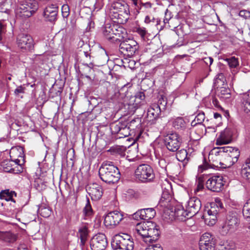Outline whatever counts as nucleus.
<instances>
[{
    "label": "nucleus",
    "mask_w": 250,
    "mask_h": 250,
    "mask_svg": "<svg viewBox=\"0 0 250 250\" xmlns=\"http://www.w3.org/2000/svg\"><path fill=\"white\" fill-rule=\"evenodd\" d=\"M206 187L214 192H219L224 186L223 177L221 175H214L206 182Z\"/></svg>",
    "instance_id": "4468645a"
},
{
    "label": "nucleus",
    "mask_w": 250,
    "mask_h": 250,
    "mask_svg": "<svg viewBox=\"0 0 250 250\" xmlns=\"http://www.w3.org/2000/svg\"><path fill=\"white\" fill-rule=\"evenodd\" d=\"M86 190L91 196L92 200L94 201L100 199L103 194L102 187L97 183L89 184L86 187Z\"/></svg>",
    "instance_id": "a211bd4d"
},
{
    "label": "nucleus",
    "mask_w": 250,
    "mask_h": 250,
    "mask_svg": "<svg viewBox=\"0 0 250 250\" xmlns=\"http://www.w3.org/2000/svg\"><path fill=\"white\" fill-rule=\"evenodd\" d=\"M230 96V89L225 87L220 88V97L223 98H229Z\"/></svg>",
    "instance_id": "79ce46f5"
},
{
    "label": "nucleus",
    "mask_w": 250,
    "mask_h": 250,
    "mask_svg": "<svg viewBox=\"0 0 250 250\" xmlns=\"http://www.w3.org/2000/svg\"><path fill=\"white\" fill-rule=\"evenodd\" d=\"M135 176L137 180L143 183L152 182L155 178L152 168L146 164L139 166L135 170Z\"/></svg>",
    "instance_id": "39448f33"
},
{
    "label": "nucleus",
    "mask_w": 250,
    "mask_h": 250,
    "mask_svg": "<svg viewBox=\"0 0 250 250\" xmlns=\"http://www.w3.org/2000/svg\"><path fill=\"white\" fill-rule=\"evenodd\" d=\"M243 214L247 218H250V198L247 201L243 207Z\"/></svg>",
    "instance_id": "4c0bfd02"
},
{
    "label": "nucleus",
    "mask_w": 250,
    "mask_h": 250,
    "mask_svg": "<svg viewBox=\"0 0 250 250\" xmlns=\"http://www.w3.org/2000/svg\"><path fill=\"white\" fill-rule=\"evenodd\" d=\"M201 208V202L200 199L196 197H191L186 206L187 211L189 214V217L196 214Z\"/></svg>",
    "instance_id": "6ab92c4d"
},
{
    "label": "nucleus",
    "mask_w": 250,
    "mask_h": 250,
    "mask_svg": "<svg viewBox=\"0 0 250 250\" xmlns=\"http://www.w3.org/2000/svg\"><path fill=\"white\" fill-rule=\"evenodd\" d=\"M172 216H173L175 219L180 221H184L186 220V218H189V214L187 211V209L185 210L184 208L181 205H178L175 207L174 210H172Z\"/></svg>",
    "instance_id": "5701e85b"
},
{
    "label": "nucleus",
    "mask_w": 250,
    "mask_h": 250,
    "mask_svg": "<svg viewBox=\"0 0 250 250\" xmlns=\"http://www.w3.org/2000/svg\"><path fill=\"white\" fill-rule=\"evenodd\" d=\"M115 17H117L121 23L126 22L129 17V8L127 6L124 7L123 9L119 10L118 15H116Z\"/></svg>",
    "instance_id": "bb28decb"
},
{
    "label": "nucleus",
    "mask_w": 250,
    "mask_h": 250,
    "mask_svg": "<svg viewBox=\"0 0 250 250\" xmlns=\"http://www.w3.org/2000/svg\"><path fill=\"white\" fill-rule=\"evenodd\" d=\"M204 188V185L203 183L198 182L197 188L194 189V192L197 193L199 191L203 189Z\"/></svg>",
    "instance_id": "bf43d9fd"
},
{
    "label": "nucleus",
    "mask_w": 250,
    "mask_h": 250,
    "mask_svg": "<svg viewBox=\"0 0 250 250\" xmlns=\"http://www.w3.org/2000/svg\"><path fill=\"white\" fill-rule=\"evenodd\" d=\"M99 174L101 180L108 184L115 183L120 178L119 169L111 162L103 163L99 168Z\"/></svg>",
    "instance_id": "7ed1b4c3"
},
{
    "label": "nucleus",
    "mask_w": 250,
    "mask_h": 250,
    "mask_svg": "<svg viewBox=\"0 0 250 250\" xmlns=\"http://www.w3.org/2000/svg\"><path fill=\"white\" fill-rule=\"evenodd\" d=\"M169 20V19H168V18L164 19V21H163L164 24H166L167 23H168Z\"/></svg>",
    "instance_id": "774afa93"
},
{
    "label": "nucleus",
    "mask_w": 250,
    "mask_h": 250,
    "mask_svg": "<svg viewBox=\"0 0 250 250\" xmlns=\"http://www.w3.org/2000/svg\"><path fill=\"white\" fill-rule=\"evenodd\" d=\"M18 7L17 11L22 16L28 18L37 10L38 4L35 0H24L20 2Z\"/></svg>",
    "instance_id": "423d86ee"
},
{
    "label": "nucleus",
    "mask_w": 250,
    "mask_h": 250,
    "mask_svg": "<svg viewBox=\"0 0 250 250\" xmlns=\"http://www.w3.org/2000/svg\"><path fill=\"white\" fill-rule=\"evenodd\" d=\"M139 46L137 42L133 40L128 39L121 42L119 50L124 56L132 57L137 51Z\"/></svg>",
    "instance_id": "1a4fd4ad"
},
{
    "label": "nucleus",
    "mask_w": 250,
    "mask_h": 250,
    "mask_svg": "<svg viewBox=\"0 0 250 250\" xmlns=\"http://www.w3.org/2000/svg\"><path fill=\"white\" fill-rule=\"evenodd\" d=\"M182 143V139L177 133L167 134L164 139V144L167 148L172 152L177 151Z\"/></svg>",
    "instance_id": "9d476101"
},
{
    "label": "nucleus",
    "mask_w": 250,
    "mask_h": 250,
    "mask_svg": "<svg viewBox=\"0 0 250 250\" xmlns=\"http://www.w3.org/2000/svg\"><path fill=\"white\" fill-rule=\"evenodd\" d=\"M213 116L214 119H221L222 118L221 115L218 113H214Z\"/></svg>",
    "instance_id": "338daca9"
},
{
    "label": "nucleus",
    "mask_w": 250,
    "mask_h": 250,
    "mask_svg": "<svg viewBox=\"0 0 250 250\" xmlns=\"http://www.w3.org/2000/svg\"><path fill=\"white\" fill-rule=\"evenodd\" d=\"M244 164L248 165L250 167V155L246 159L245 163Z\"/></svg>",
    "instance_id": "0e129e2a"
},
{
    "label": "nucleus",
    "mask_w": 250,
    "mask_h": 250,
    "mask_svg": "<svg viewBox=\"0 0 250 250\" xmlns=\"http://www.w3.org/2000/svg\"><path fill=\"white\" fill-rule=\"evenodd\" d=\"M123 28H116L115 25L107 24L104 27L103 32L104 37L108 40L114 43H119L123 36L122 35Z\"/></svg>",
    "instance_id": "0eeeda50"
},
{
    "label": "nucleus",
    "mask_w": 250,
    "mask_h": 250,
    "mask_svg": "<svg viewBox=\"0 0 250 250\" xmlns=\"http://www.w3.org/2000/svg\"><path fill=\"white\" fill-rule=\"evenodd\" d=\"M127 193L128 194V196H130V198H136L138 197V193L132 189L128 190Z\"/></svg>",
    "instance_id": "4d7b16f0"
},
{
    "label": "nucleus",
    "mask_w": 250,
    "mask_h": 250,
    "mask_svg": "<svg viewBox=\"0 0 250 250\" xmlns=\"http://www.w3.org/2000/svg\"><path fill=\"white\" fill-rule=\"evenodd\" d=\"M10 156L12 161L16 164L21 165V161L24 163V151L23 148L20 146L12 147L10 151Z\"/></svg>",
    "instance_id": "aec40b11"
},
{
    "label": "nucleus",
    "mask_w": 250,
    "mask_h": 250,
    "mask_svg": "<svg viewBox=\"0 0 250 250\" xmlns=\"http://www.w3.org/2000/svg\"><path fill=\"white\" fill-rule=\"evenodd\" d=\"M135 97V102H137V103H136V104H137L140 103L142 101H144L145 100V95L144 92H138L136 94Z\"/></svg>",
    "instance_id": "c03bdc74"
},
{
    "label": "nucleus",
    "mask_w": 250,
    "mask_h": 250,
    "mask_svg": "<svg viewBox=\"0 0 250 250\" xmlns=\"http://www.w3.org/2000/svg\"><path fill=\"white\" fill-rule=\"evenodd\" d=\"M145 250H163V248L159 244L150 246Z\"/></svg>",
    "instance_id": "6e6d98bb"
},
{
    "label": "nucleus",
    "mask_w": 250,
    "mask_h": 250,
    "mask_svg": "<svg viewBox=\"0 0 250 250\" xmlns=\"http://www.w3.org/2000/svg\"><path fill=\"white\" fill-rule=\"evenodd\" d=\"M119 134V138L126 137L130 135L129 128L125 123H124V126H123V128L121 129Z\"/></svg>",
    "instance_id": "58836bf2"
},
{
    "label": "nucleus",
    "mask_w": 250,
    "mask_h": 250,
    "mask_svg": "<svg viewBox=\"0 0 250 250\" xmlns=\"http://www.w3.org/2000/svg\"><path fill=\"white\" fill-rule=\"evenodd\" d=\"M158 164H159V166L162 169H164L165 170L167 169V164L165 159H160L159 160Z\"/></svg>",
    "instance_id": "603ef678"
},
{
    "label": "nucleus",
    "mask_w": 250,
    "mask_h": 250,
    "mask_svg": "<svg viewBox=\"0 0 250 250\" xmlns=\"http://www.w3.org/2000/svg\"><path fill=\"white\" fill-rule=\"evenodd\" d=\"M223 59L228 63V64L230 69H237L239 67V62L238 58L233 56L229 58H223Z\"/></svg>",
    "instance_id": "c85d7f7f"
},
{
    "label": "nucleus",
    "mask_w": 250,
    "mask_h": 250,
    "mask_svg": "<svg viewBox=\"0 0 250 250\" xmlns=\"http://www.w3.org/2000/svg\"><path fill=\"white\" fill-rule=\"evenodd\" d=\"M176 158L179 161L187 164L189 160V156L188 155L186 149H181L177 151L176 153Z\"/></svg>",
    "instance_id": "c756f323"
},
{
    "label": "nucleus",
    "mask_w": 250,
    "mask_h": 250,
    "mask_svg": "<svg viewBox=\"0 0 250 250\" xmlns=\"http://www.w3.org/2000/svg\"><path fill=\"white\" fill-rule=\"evenodd\" d=\"M204 62L205 63L209 65H210L213 61V59L211 57H206L204 59Z\"/></svg>",
    "instance_id": "13d9d810"
},
{
    "label": "nucleus",
    "mask_w": 250,
    "mask_h": 250,
    "mask_svg": "<svg viewBox=\"0 0 250 250\" xmlns=\"http://www.w3.org/2000/svg\"><path fill=\"white\" fill-rule=\"evenodd\" d=\"M124 7H125V5H122L120 2H114L111 5V7L115 10V11H114L113 12L117 14V15H118L119 10L123 9Z\"/></svg>",
    "instance_id": "37998d69"
},
{
    "label": "nucleus",
    "mask_w": 250,
    "mask_h": 250,
    "mask_svg": "<svg viewBox=\"0 0 250 250\" xmlns=\"http://www.w3.org/2000/svg\"><path fill=\"white\" fill-rule=\"evenodd\" d=\"M62 15L64 18H67L69 15V7L67 4H64L62 7Z\"/></svg>",
    "instance_id": "a18cd8bd"
},
{
    "label": "nucleus",
    "mask_w": 250,
    "mask_h": 250,
    "mask_svg": "<svg viewBox=\"0 0 250 250\" xmlns=\"http://www.w3.org/2000/svg\"><path fill=\"white\" fill-rule=\"evenodd\" d=\"M167 104L166 98L164 97H162L159 99L158 103L157 104H159L161 107V110H164L166 108V105Z\"/></svg>",
    "instance_id": "de8ad7c7"
},
{
    "label": "nucleus",
    "mask_w": 250,
    "mask_h": 250,
    "mask_svg": "<svg viewBox=\"0 0 250 250\" xmlns=\"http://www.w3.org/2000/svg\"><path fill=\"white\" fill-rule=\"evenodd\" d=\"M241 102L244 112L250 116V91L242 95Z\"/></svg>",
    "instance_id": "b1692460"
},
{
    "label": "nucleus",
    "mask_w": 250,
    "mask_h": 250,
    "mask_svg": "<svg viewBox=\"0 0 250 250\" xmlns=\"http://www.w3.org/2000/svg\"><path fill=\"white\" fill-rule=\"evenodd\" d=\"M137 7H135V8L136 9L137 12L139 13L141 11L144 12V10H146V9L151 8L152 7V4L150 2H141L140 4V7H139L138 6Z\"/></svg>",
    "instance_id": "a19ab883"
},
{
    "label": "nucleus",
    "mask_w": 250,
    "mask_h": 250,
    "mask_svg": "<svg viewBox=\"0 0 250 250\" xmlns=\"http://www.w3.org/2000/svg\"><path fill=\"white\" fill-rule=\"evenodd\" d=\"M239 15L240 17L247 19L250 17V13L249 11L245 10H241L239 12Z\"/></svg>",
    "instance_id": "5fc2aeb1"
},
{
    "label": "nucleus",
    "mask_w": 250,
    "mask_h": 250,
    "mask_svg": "<svg viewBox=\"0 0 250 250\" xmlns=\"http://www.w3.org/2000/svg\"><path fill=\"white\" fill-rule=\"evenodd\" d=\"M207 168L206 166L200 165L198 167L199 171L201 172H203V171Z\"/></svg>",
    "instance_id": "69168bd1"
},
{
    "label": "nucleus",
    "mask_w": 250,
    "mask_h": 250,
    "mask_svg": "<svg viewBox=\"0 0 250 250\" xmlns=\"http://www.w3.org/2000/svg\"><path fill=\"white\" fill-rule=\"evenodd\" d=\"M155 20V19L154 18H153V19H152V20H151L150 19V17L148 16H146L145 18V21L146 23H149L151 21H153L154 20Z\"/></svg>",
    "instance_id": "680f3d73"
},
{
    "label": "nucleus",
    "mask_w": 250,
    "mask_h": 250,
    "mask_svg": "<svg viewBox=\"0 0 250 250\" xmlns=\"http://www.w3.org/2000/svg\"><path fill=\"white\" fill-rule=\"evenodd\" d=\"M168 185H167V188H169V189H167V191H165L164 190L163 192V193H162V198H164V199H168L170 195V194H171V189H172V188H171V186L168 183Z\"/></svg>",
    "instance_id": "49530a36"
},
{
    "label": "nucleus",
    "mask_w": 250,
    "mask_h": 250,
    "mask_svg": "<svg viewBox=\"0 0 250 250\" xmlns=\"http://www.w3.org/2000/svg\"><path fill=\"white\" fill-rule=\"evenodd\" d=\"M161 107L156 104H152L147 110V116L151 120L156 119L161 112Z\"/></svg>",
    "instance_id": "393cba45"
},
{
    "label": "nucleus",
    "mask_w": 250,
    "mask_h": 250,
    "mask_svg": "<svg viewBox=\"0 0 250 250\" xmlns=\"http://www.w3.org/2000/svg\"><path fill=\"white\" fill-rule=\"evenodd\" d=\"M123 215L118 211L108 213L104 217V224L106 227L115 226L123 220Z\"/></svg>",
    "instance_id": "dca6fc26"
},
{
    "label": "nucleus",
    "mask_w": 250,
    "mask_h": 250,
    "mask_svg": "<svg viewBox=\"0 0 250 250\" xmlns=\"http://www.w3.org/2000/svg\"><path fill=\"white\" fill-rule=\"evenodd\" d=\"M241 174L243 178L250 179V167L243 164L241 168Z\"/></svg>",
    "instance_id": "f704fd0d"
},
{
    "label": "nucleus",
    "mask_w": 250,
    "mask_h": 250,
    "mask_svg": "<svg viewBox=\"0 0 250 250\" xmlns=\"http://www.w3.org/2000/svg\"><path fill=\"white\" fill-rule=\"evenodd\" d=\"M126 150V147L124 146H116L111 148L110 151L113 154H118L121 156L125 155V151Z\"/></svg>",
    "instance_id": "473e14b6"
},
{
    "label": "nucleus",
    "mask_w": 250,
    "mask_h": 250,
    "mask_svg": "<svg viewBox=\"0 0 250 250\" xmlns=\"http://www.w3.org/2000/svg\"><path fill=\"white\" fill-rule=\"evenodd\" d=\"M185 122L181 117H178L174 119L172 122V125L177 129L182 128L185 126Z\"/></svg>",
    "instance_id": "c9c22d12"
},
{
    "label": "nucleus",
    "mask_w": 250,
    "mask_h": 250,
    "mask_svg": "<svg viewBox=\"0 0 250 250\" xmlns=\"http://www.w3.org/2000/svg\"><path fill=\"white\" fill-rule=\"evenodd\" d=\"M18 250H29L27 247L24 245H21L19 248Z\"/></svg>",
    "instance_id": "e2e57ef3"
},
{
    "label": "nucleus",
    "mask_w": 250,
    "mask_h": 250,
    "mask_svg": "<svg viewBox=\"0 0 250 250\" xmlns=\"http://www.w3.org/2000/svg\"><path fill=\"white\" fill-rule=\"evenodd\" d=\"M57 14L58 7L55 4H51L45 8L43 16L46 21L53 22L56 20Z\"/></svg>",
    "instance_id": "412c9836"
},
{
    "label": "nucleus",
    "mask_w": 250,
    "mask_h": 250,
    "mask_svg": "<svg viewBox=\"0 0 250 250\" xmlns=\"http://www.w3.org/2000/svg\"><path fill=\"white\" fill-rule=\"evenodd\" d=\"M17 43L21 49L31 51L34 48V41L32 37L26 34H20L17 37Z\"/></svg>",
    "instance_id": "9b49d317"
},
{
    "label": "nucleus",
    "mask_w": 250,
    "mask_h": 250,
    "mask_svg": "<svg viewBox=\"0 0 250 250\" xmlns=\"http://www.w3.org/2000/svg\"><path fill=\"white\" fill-rule=\"evenodd\" d=\"M219 250H235V246L233 243H231L222 247Z\"/></svg>",
    "instance_id": "8fccbe9b"
},
{
    "label": "nucleus",
    "mask_w": 250,
    "mask_h": 250,
    "mask_svg": "<svg viewBox=\"0 0 250 250\" xmlns=\"http://www.w3.org/2000/svg\"><path fill=\"white\" fill-rule=\"evenodd\" d=\"M232 140V132L229 128H226L222 131L216 139V144L217 145L228 144Z\"/></svg>",
    "instance_id": "4be33fe9"
},
{
    "label": "nucleus",
    "mask_w": 250,
    "mask_h": 250,
    "mask_svg": "<svg viewBox=\"0 0 250 250\" xmlns=\"http://www.w3.org/2000/svg\"><path fill=\"white\" fill-rule=\"evenodd\" d=\"M111 245L114 250H133L134 243L130 235L120 233L114 236Z\"/></svg>",
    "instance_id": "20e7f679"
},
{
    "label": "nucleus",
    "mask_w": 250,
    "mask_h": 250,
    "mask_svg": "<svg viewBox=\"0 0 250 250\" xmlns=\"http://www.w3.org/2000/svg\"><path fill=\"white\" fill-rule=\"evenodd\" d=\"M205 116L203 112H200L195 117L194 121L191 122V125L194 126L196 124H201L205 120Z\"/></svg>",
    "instance_id": "e433bc0d"
},
{
    "label": "nucleus",
    "mask_w": 250,
    "mask_h": 250,
    "mask_svg": "<svg viewBox=\"0 0 250 250\" xmlns=\"http://www.w3.org/2000/svg\"><path fill=\"white\" fill-rule=\"evenodd\" d=\"M220 211L218 205L213 204L210 208L205 212L203 217L205 219V223L208 226H213L216 223L217 215Z\"/></svg>",
    "instance_id": "2eb2a0df"
},
{
    "label": "nucleus",
    "mask_w": 250,
    "mask_h": 250,
    "mask_svg": "<svg viewBox=\"0 0 250 250\" xmlns=\"http://www.w3.org/2000/svg\"><path fill=\"white\" fill-rule=\"evenodd\" d=\"M124 123L116 122L112 123L110 125V129L113 134H119L123 126Z\"/></svg>",
    "instance_id": "72a5a7b5"
},
{
    "label": "nucleus",
    "mask_w": 250,
    "mask_h": 250,
    "mask_svg": "<svg viewBox=\"0 0 250 250\" xmlns=\"http://www.w3.org/2000/svg\"><path fill=\"white\" fill-rule=\"evenodd\" d=\"M156 215V211L154 208L141 209L132 215V218L136 220H148L153 218Z\"/></svg>",
    "instance_id": "f3484780"
},
{
    "label": "nucleus",
    "mask_w": 250,
    "mask_h": 250,
    "mask_svg": "<svg viewBox=\"0 0 250 250\" xmlns=\"http://www.w3.org/2000/svg\"><path fill=\"white\" fill-rule=\"evenodd\" d=\"M239 222L237 213L235 211L229 212L227 214L225 224L222 228V232L223 234H227L235 231L238 228Z\"/></svg>",
    "instance_id": "6e6552de"
},
{
    "label": "nucleus",
    "mask_w": 250,
    "mask_h": 250,
    "mask_svg": "<svg viewBox=\"0 0 250 250\" xmlns=\"http://www.w3.org/2000/svg\"><path fill=\"white\" fill-rule=\"evenodd\" d=\"M39 211L41 214L44 217L48 216L49 215V213H50L49 210L46 208H41Z\"/></svg>",
    "instance_id": "3c124183"
},
{
    "label": "nucleus",
    "mask_w": 250,
    "mask_h": 250,
    "mask_svg": "<svg viewBox=\"0 0 250 250\" xmlns=\"http://www.w3.org/2000/svg\"><path fill=\"white\" fill-rule=\"evenodd\" d=\"M223 149V147L213 149L209 154V161L216 167H230L236 162H233V159Z\"/></svg>",
    "instance_id": "f03ea898"
},
{
    "label": "nucleus",
    "mask_w": 250,
    "mask_h": 250,
    "mask_svg": "<svg viewBox=\"0 0 250 250\" xmlns=\"http://www.w3.org/2000/svg\"><path fill=\"white\" fill-rule=\"evenodd\" d=\"M136 31L142 38H144L146 33V31L144 27L138 28Z\"/></svg>",
    "instance_id": "864d4df0"
},
{
    "label": "nucleus",
    "mask_w": 250,
    "mask_h": 250,
    "mask_svg": "<svg viewBox=\"0 0 250 250\" xmlns=\"http://www.w3.org/2000/svg\"><path fill=\"white\" fill-rule=\"evenodd\" d=\"M83 211L85 217H90L93 214V210L88 199Z\"/></svg>",
    "instance_id": "ea45409f"
},
{
    "label": "nucleus",
    "mask_w": 250,
    "mask_h": 250,
    "mask_svg": "<svg viewBox=\"0 0 250 250\" xmlns=\"http://www.w3.org/2000/svg\"><path fill=\"white\" fill-rule=\"evenodd\" d=\"M25 87L20 85L18 86L14 90V94L16 96H19L21 94H23L25 92Z\"/></svg>",
    "instance_id": "09e8293b"
},
{
    "label": "nucleus",
    "mask_w": 250,
    "mask_h": 250,
    "mask_svg": "<svg viewBox=\"0 0 250 250\" xmlns=\"http://www.w3.org/2000/svg\"><path fill=\"white\" fill-rule=\"evenodd\" d=\"M136 122V120H132V121H131L130 122V123H129L128 124V127L130 129V128H131L132 129H134V124Z\"/></svg>",
    "instance_id": "052dcab7"
},
{
    "label": "nucleus",
    "mask_w": 250,
    "mask_h": 250,
    "mask_svg": "<svg viewBox=\"0 0 250 250\" xmlns=\"http://www.w3.org/2000/svg\"><path fill=\"white\" fill-rule=\"evenodd\" d=\"M136 235L141 237L147 244L155 242L160 234L159 226L152 222H146L138 224L135 228Z\"/></svg>",
    "instance_id": "f257e3e1"
},
{
    "label": "nucleus",
    "mask_w": 250,
    "mask_h": 250,
    "mask_svg": "<svg viewBox=\"0 0 250 250\" xmlns=\"http://www.w3.org/2000/svg\"><path fill=\"white\" fill-rule=\"evenodd\" d=\"M78 233L81 239V243L83 245L87 239L88 235V228L86 226H83L80 228Z\"/></svg>",
    "instance_id": "2f4dec72"
},
{
    "label": "nucleus",
    "mask_w": 250,
    "mask_h": 250,
    "mask_svg": "<svg viewBox=\"0 0 250 250\" xmlns=\"http://www.w3.org/2000/svg\"><path fill=\"white\" fill-rule=\"evenodd\" d=\"M90 248L92 250H104L107 246V241L103 233H98L90 240Z\"/></svg>",
    "instance_id": "ddd939ff"
},
{
    "label": "nucleus",
    "mask_w": 250,
    "mask_h": 250,
    "mask_svg": "<svg viewBox=\"0 0 250 250\" xmlns=\"http://www.w3.org/2000/svg\"><path fill=\"white\" fill-rule=\"evenodd\" d=\"M0 239L9 243H13L17 240L16 235L9 231H0Z\"/></svg>",
    "instance_id": "cd10ccee"
},
{
    "label": "nucleus",
    "mask_w": 250,
    "mask_h": 250,
    "mask_svg": "<svg viewBox=\"0 0 250 250\" xmlns=\"http://www.w3.org/2000/svg\"><path fill=\"white\" fill-rule=\"evenodd\" d=\"M16 196V193L14 191H10L9 189L2 190L0 192V199H5L6 201H12L15 202V201L12 198L13 196Z\"/></svg>",
    "instance_id": "7c9ffc66"
},
{
    "label": "nucleus",
    "mask_w": 250,
    "mask_h": 250,
    "mask_svg": "<svg viewBox=\"0 0 250 250\" xmlns=\"http://www.w3.org/2000/svg\"><path fill=\"white\" fill-rule=\"evenodd\" d=\"M216 241L209 233H205L201 237L199 246L200 250H215Z\"/></svg>",
    "instance_id": "f8f14e48"
},
{
    "label": "nucleus",
    "mask_w": 250,
    "mask_h": 250,
    "mask_svg": "<svg viewBox=\"0 0 250 250\" xmlns=\"http://www.w3.org/2000/svg\"><path fill=\"white\" fill-rule=\"evenodd\" d=\"M222 150H225V151L227 154H229L232 159H233V162H237L240 156V151L237 148L232 147L230 146H224L223 147Z\"/></svg>",
    "instance_id": "a878e982"
}]
</instances>
